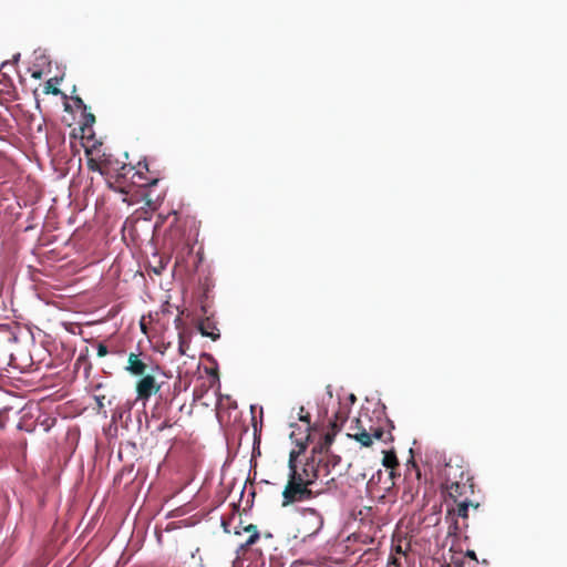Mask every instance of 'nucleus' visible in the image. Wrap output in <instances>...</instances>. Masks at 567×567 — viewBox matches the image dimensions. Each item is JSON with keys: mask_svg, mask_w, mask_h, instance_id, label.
Listing matches in <instances>:
<instances>
[{"mask_svg": "<svg viewBox=\"0 0 567 567\" xmlns=\"http://www.w3.org/2000/svg\"><path fill=\"white\" fill-rule=\"evenodd\" d=\"M73 102L79 109L86 110V105L84 104L83 100L79 96L73 97Z\"/></svg>", "mask_w": 567, "mask_h": 567, "instance_id": "a878e982", "label": "nucleus"}, {"mask_svg": "<svg viewBox=\"0 0 567 567\" xmlns=\"http://www.w3.org/2000/svg\"><path fill=\"white\" fill-rule=\"evenodd\" d=\"M393 549H394V551H395L396 554L405 555V551L402 549V546H401V545H396V546H394V548H393Z\"/></svg>", "mask_w": 567, "mask_h": 567, "instance_id": "c85d7f7f", "label": "nucleus"}, {"mask_svg": "<svg viewBox=\"0 0 567 567\" xmlns=\"http://www.w3.org/2000/svg\"><path fill=\"white\" fill-rule=\"evenodd\" d=\"M414 472H415L414 473L415 474V478L419 482L420 478H421L420 470L415 467ZM419 485L420 484L417 483L416 487H414L410 483H408V486L404 488L403 496H402L405 502H412L414 499V497L419 493Z\"/></svg>", "mask_w": 567, "mask_h": 567, "instance_id": "f3484780", "label": "nucleus"}, {"mask_svg": "<svg viewBox=\"0 0 567 567\" xmlns=\"http://www.w3.org/2000/svg\"><path fill=\"white\" fill-rule=\"evenodd\" d=\"M339 431L330 427V430L313 445L311 452L313 453H331L330 447L334 441V437Z\"/></svg>", "mask_w": 567, "mask_h": 567, "instance_id": "f8f14e48", "label": "nucleus"}, {"mask_svg": "<svg viewBox=\"0 0 567 567\" xmlns=\"http://www.w3.org/2000/svg\"><path fill=\"white\" fill-rule=\"evenodd\" d=\"M85 124H93L95 122V116L92 113H87L84 115Z\"/></svg>", "mask_w": 567, "mask_h": 567, "instance_id": "bb28decb", "label": "nucleus"}, {"mask_svg": "<svg viewBox=\"0 0 567 567\" xmlns=\"http://www.w3.org/2000/svg\"><path fill=\"white\" fill-rule=\"evenodd\" d=\"M56 82H58V79L56 78H52V79H49L44 85H43V93L45 95L48 94H52V95H59L61 94V90L56 87Z\"/></svg>", "mask_w": 567, "mask_h": 567, "instance_id": "6ab92c4d", "label": "nucleus"}, {"mask_svg": "<svg viewBox=\"0 0 567 567\" xmlns=\"http://www.w3.org/2000/svg\"><path fill=\"white\" fill-rule=\"evenodd\" d=\"M125 370L135 377H143L146 374L147 364L140 358L138 354L131 352L127 358V365Z\"/></svg>", "mask_w": 567, "mask_h": 567, "instance_id": "9b49d317", "label": "nucleus"}, {"mask_svg": "<svg viewBox=\"0 0 567 567\" xmlns=\"http://www.w3.org/2000/svg\"><path fill=\"white\" fill-rule=\"evenodd\" d=\"M370 432H371L372 441L373 440H379V441L386 442L388 440H392L391 433L390 432H385L381 427L370 426Z\"/></svg>", "mask_w": 567, "mask_h": 567, "instance_id": "a211bd4d", "label": "nucleus"}, {"mask_svg": "<svg viewBox=\"0 0 567 567\" xmlns=\"http://www.w3.org/2000/svg\"><path fill=\"white\" fill-rule=\"evenodd\" d=\"M348 436L359 442L362 446L368 447L372 445L370 429H362L361 432H350Z\"/></svg>", "mask_w": 567, "mask_h": 567, "instance_id": "2eb2a0df", "label": "nucleus"}, {"mask_svg": "<svg viewBox=\"0 0 567 567\" xmlns=\"http://www.w3.org/2000/svg\"><path fill=\"white\" fill-rule=\"evenodd\" d=\"M303 411H305V408H303V406H301V408H300V415H299V420H300L301 422L306 423V425H307L306 432H307V434H309L310 424H311V422H310V414H309V413L302 414V412H303Z\"/></svg>", "mask_w": 567, "mask_h": 567, "instance_id": "aec40b11", "label": "nucleus"}, {"mask_svg": "<svg viewBox=\"0 0 567 567\" xmlns=\"http://www.w3.org/2000/svg\"><path fill=\"white\" fill-rule=\"evenodd\" d=\"M221 525H223V527H224V530H225L226 533H229V529H228V523H227V522H225V520H223V522H221Z\"/></svg>", "mask_w": 567, "mask_h": 567, "instance_id": "2f4dec72", "label": "nucleus"}, {"mask_svg": "<svg viewBox=\"0 0 567 567\" xmlns=\"http://www.w3.org/2000/svg\"><path fill=\"white\" fill-rule=\"evenodd\" d=\"M173 426V423L171 422L169 419H165L159 425H158V431H164L165 429H168V427H172Z\"/></svg>", "mask_w": 567, "mask_h": 567, "instance_id": "393cba45", "label": "nucleus"}, {"mask_svg": "<svg viewBox=\"0 0 567 567\" xmlns=\"http://www.w3.org/2000/svg\"><path fill=\"white\" fill-rule=\"evenodd\" d=\"M244 532L248 533V538L244 544H241V548H248L252 546L260 537L257 526L254 524H249L244 527Z\"/></svg>", "mask_w": 567, "mask_h": 567, "instance_id": "dca6fc26", "label": "nucleus"}, {"mask_svg": "<svg viewBox=\"0 0 567 567\" xmlns=\"http://www.w3.org/2000/svg\"><path fill=\"white\" fill-rule=\"evenodd\" d=\"M104 400H105V395H96L95 396V401H96L99 409H102L104 406Z\"/></svg>", "mask_w": 567, "mask_h": 567, "instance_id": "cd10ccee", "label": "nucleus"}, {"mask_svg": "<svg viewBox=\"0 0 567 567\" xmlns=\"http://www.w3.org/2000/svg\"><path fill=\"white\" fill-rule=\"evenodd\" d=\"M349 415V408L347 405L339 404L338 410L333 414V419L329 425L336 431H340Z\"/></svg>", "mask_w": 567, "mask_h": 567, "instance_id": "ddd939ff", "label": "nucleus"}, {"mask_svg": "<svg viewBox=\"0 0 567 567\" xmlns=\"http://www.w3.org/2000/svg\"><path fill=\"white\" fill-rule=\"evenodd\" d=\"M313 464V457L308 456L302 464L292 467L289 472L281 494L282 507L312 499L322 493V491L312 489V485L319 480V470H316Z\"/></svg>", "mask_w": 567, "mask_h": 567, "instance_id": "f257e3e1", "label": "nucleus"}, {"mask_svg": "<svg viewBox=\"0 0 567 567\" xmlns=\"http://www.w3.org/2000/svg\"><path fill=\"white\" fill-rule=\"evenodd\" d=\"M310 457H313L315 461V468L319 470V480L326 482L327 488L330 489L332 485H334V477H329L331 471L336 468L340 464L341 457L339 455H336L333 453H313L311 452Z\"/></svg>", "mask_w": 567, "mask_h": 567, "instance_id": "39448f33", "label": "nucleus"}, {"mask_svg": "<svg viewBox=\"0 0 567 567\" xmlns=\"http://www.w3.org/2000/svg\"><path fill=\"white\" fill-rule=\"evenodd\" d=\"M290 436H291V439L295 440L296 444L299 446V451L292 450L289 453V460H288L289 472L292 471V467H296L303 463V462H300L298 458H299V455L301 454V452H303L306 450L310 434H306L305 437H297L296 432L292 431Z\"/></svg>", "mask_w": 567, "mask_h": 567, "instance_id": "9d476101", "label": "nucleus"}, {"mask_svg": "<svg viewBox=\"0 0 567 567\" xmlns=\"http://www.w3.org/2000/svg\"><path fill=\"white\" fill-rule=\"evenodd\" d=\"M109 353L107 347L104 343L97 344V357L103 358Z\"/></svg>", "mask_w": 567, "mask_h": 567, "instance_id": "4be33fe9", "label": "nucleus"}, {"mask_svg": "<svg viewBox=\"0 0 567 567\" xmlns=\"http://www.w3.org/2000/svg\"><path fill=\"white\" fill-rule=\"evenodd\" d=\"M162 269H163V266H162L159 269H154V271H155L157 275H159V274H161V271H162Z\"/></svg>", "mask_w": 567, "mask_h": 567, "instance_id": "473e14b6", "label": "nucleus"}, {"mask_svg": "<svg viewBox=\"0 0 567 567\" xmlns=\"http://www.w3.org/2000/svg\"><path fill=\"white\" fill-rule=\"evenodd\" d=\"M198 330L204 337H209L214 341L220 337L215 323L209 319L202 320L198 324Z\"/></svg>", "mask_w": 567, "mask_h": 567, "instance_id": "4468645a", "label": "nucleus"}, {"mask_svg": "<svg viewBox=\"0 0 567 567\" xmlns=\"http://www.w3.org/2000/svg\"><path fill=\"white\" fill-rule=\"evenodd\" d=\"M135 390L137 400L146 402L161 390V385L156 382L154 375L145 374L136 382Z\"/></svg>", "mask_w": 567, "mask_h": 567, "instance_id": "6e6552de", "label": "nucleus"}, {"mask_svg": "<svg viewBox=\"0 0 567 567\" xmlns=\"http://www.w3.org/2000/svg\"><path fill=\"white\" fill-rule=\"evenodd\" d=\"M444 482L442 488L462 483H473V476L463 462H453L450 460L444 466Z\"/></svg>", "mask_w": 567, "mask_h": 567, "instance_id": "423d86ee", "label": "nucleus"}, {"mask_svg": "<svg viewBox=\"0 0 567 567\" xmlns=\"http://www.w3.org/2000/svg\"><path fill=\"white\" fill-rule=\"evenodd\" d=\"M446 515L445 518L450 523L447 534L450 536H458L464 529L468 527V511L470 507L477 509L480 503L471 501H445Z\"/></svg>", "mask_w": 567, "mask_h": 567, "instance_id": "7ed1b4c3", "label": "nucleus"}, {"mask_svg": "<svg viewBox=\"0 0 567 567\" xmlns=\"http://www.w3.org/2000/svg\"><path fill=\"white\" fill-rule=\"evenodd\" d=\"M41 75H42V72H41V71H34V72L32 73V78H34V79H40V78H41Z\"/></svg>", "mask_w": 567, "mask_h": 567, "instance_id": "7c9ffc66", "label": "nucleus"}, {"mask_svg": "<svg viewBox=\"0 0 567 567\" xmlns=\"http://www.w3.org/2000/svg\"><path fill=\"white\" fill-rule=\"evenodd\" d=\"M383 466H385L388 470H390L386 474V478L384 482V491H390L394 485V470L399 466V461L396 457V454L394 451H388L384 452L383 460H382Z\"/></svg>", "mask_w": 567, "mask_h": 567, "instance_id": "1a4fd4ad", "label": "nucleus"}, {"mask_svg": "<svg viewBox=\"0 0 567 567\" xmlns=\"http://www.w3.org/2000/svg\"><path fill=\"white\" fill-rule=\"evenodd\" d=\"M388 567H402L399 558L391 554L388 561Z\"/></svg>", "mask_w": 567, "mask_h": 567, "instance_id": "412c9836", "label": "nucleus"}, {"mask_svg": "<svg viewBox=\"0 0 567 567\" xmlns=\"http://www.w3.org/2000/svg\"><path fill=\"white\" fill-rule=\"evenodd\" d=\"M381 475H382V473H381V471H379V472H378V477H379V480H381Z\"/></svg>", "mask_w": 567, "mask_h": 567, "instance_id": "72a5a7b5", "label": "nucleus"}, {"mask_svg": "<svg viewBox=\"0 0 567 567\" xmlns=\"http://www.w3.org/2000/svg\"><path fill=\"white\" fill-rule=\"evenodd\" d=\"M445 501H471L475 494L474 483L455 484L443 488Z\"/></svg>", "mask_w": 567, "mask_h": 567, "instance_id": "0eeeda50", "label": "nucleus"}, {"mask_svg": "<svg viewBox=\"0 0 567 567\" xmlns=\"http://www.w3.org/2000/svg\"><path fill=\"white\" fill-rule=\"evenodd\" d=\"M466 556H468L470 558H472V559H474V560H476V561H477V558H476V554H475V551H473V550H468V551L466 553Z\"/></svg>", "mask_w": 567, "mask_h": 567, "instance_id": "c756f323", "label": "nucleus"}, {"mask_svg": "<svg viewBox=\"0 0 567 567\" xmlns=\"http://www.w3.org/2000/svg\"><path fill=\"white\" fill-rule=\"evenodd\" d=\"M455 567H462V565L461 564H455Z\"/></svg>", "mask_w": 567, "mask_h": 567, "instance_id": "f704fd0d", "label": "nucleus"}, {"mask_svg": "<svg viewBox=\"0 0 567 567\" xmlns=\"http://www.w3.org/2000/svg\"><path fill=\"white\" fill-rule=\"evenodd\" d=\"M355 425L351 426L352 432H361L362 429H365L362 424V420L355 419L354 420Z\"/></svg>", "mask_w": 567, "mask_h": 567, "instance_id": "5701e85b", "label": "nucleus"}, {"mask_svg": "<svg viewBox=\"0 0 567 567\" xmlns=\"http://www.w3.org/2000/svg\"><path fill=\"white\" fill-rule=\"evenodd\" d=\"M87 167H89L90 171H93V172L100 171L97 162L95 159H93V158H89Z\"/></svg>", "mask_w": 567, "mask_h": 567, "instance_id": "b1692460", "label": "nucleus"}, {"mask_svg": "<svg viewBox=\"0 0 567 567\" xmlns=\"http://www.w3.org/2000/svg\"><path fill=\"white\" fill-rule=\"evenodd\" d=\"M300 520L298 532L303 537L317 535L323 527V515L313 507H303L300 509Z\"/></svg>", "mask_w": 567, "mask_h": 567, "instance_id": "20e7f679", "label": "nucleus"}, {"mask_svg": "<svg viewBox=\"0 0 567 567\" xmlns=\"http://www.w3.org/2000/svg\"><path fill=\"white\" fill-rule=\"evenodd\" d=\"M115 182L122 193L130 194L131 186L150 187L157 184L158 177L150 171L147 163L138 162L136 166L123 165Z\"/></svg>", "mask_w": 567, "mask_h": 567, "instance_id": "f03ea898", "label": "nucleus"}]
</instances>
